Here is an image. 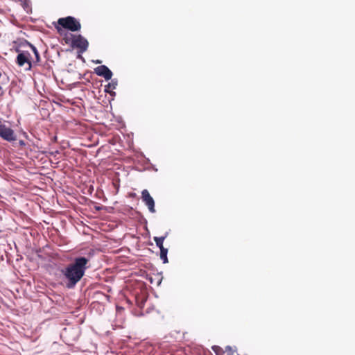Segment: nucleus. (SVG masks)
Segmentation results:
<instances>
[{
  "mask_svg": "<svg viewBox=\"0 0 355 355\" xmlns=\"http://www.w3.org/2000/svg\"><path fill=\"white\" fill-rule=\"evenodd\" d=\"M89 259L80 257L75 258L73 263L69 264L62 272L66 279L65 286L73 288L85 275Z\"/></svg>",
  "mask_w": 355,
  "mask_h": 355,
  "instance_id": "1",
  "label": "nucleus"
},
{
  "mask_svg": "<svg viewBox=\"0 0 355 355\" xmlns=\"http://www.w3.org/2000/svg\"><path fill=\"white\" fill-rule=\"evenodd\" d=\"M58 24L62 28L69 30L72 32L78 31L81 28V24L79 21L71 16L60 18L58 20Z\"/></svg>",
  "mask_w": 355,
  "mask_h": 355,
  "instance_id": "2",
  "label": "nucleus"
},
{
  "mask_svg": "<svg viewBox=\"0 0 355 355\" xmlns=\"http://www.w3.org/2000/svg\"><path fill=\"white\" fill-rule=\"evenodd\" d=\"M18 55L16 59V63L19 67H24L26 65V70H31L32 68V57L28 51H20L17 49Z\"/></svg>",
  "mask_w": 355,
  "mask_h": 355,
  "instance_id": "3",
  "label": "nucleus"
},
{
  "mask_svg": "<svg viewBox=\"0 0 355 355\" xmlns=\"http://www.w3.org/2000/svg\"><path fill=\"white\" fill-rule=\"evenodd\" d=\"M71 46L73 47L78 49L80 53L87 51L89 43L85 37L81 35H71Z\"/></svg>",
  "mask_w": 355,
  "mask_h": 355,
  "instance_id": "4",
  "label": "nucleus"
},
{
  "mask_svg": "<svg viewBox=\"0 0 355 355\" xmlns=\"http://www.w3.org/2000/svg\"><path fill=\"white\" fill-rule=\"evenodd\" d=\"M0 137L6 141H13L16 140L14 131L3 124H0Z\"/></svg>",
  "mask_w": 355,
  "mask_h": 355,
  "instance_id": "5",
  "label": "nucleus"
},
{
  "mask_svg": "<svg viewBox=\"0 0 355 355\" xmlns=\"http://www.w3.org/2000/svg\"><path fill=\"white\" fill-rule=\"evenodd\" d=\"M141 198L143 202L148 207L149 211L152 213L155 212V201L150 195L147 189H144L141 192Z\"/></svg>",
  "mask_w": 355,
  "mask_h": 355,
  "instance_id": "6",
  "label": "nucleus"
},
{
  "mask_svg": "<svg viewBox=\"0 0 355 355\" xmlns=\"http://www.w3.org/2000/svg\"><path fill=\"white\" fill-rule=\"evenodd\" d=\"M94 72L99 76L103 77L106 80L112 78V73L105 65H101L94 69Z\"/></svg>",
  "mask_w": 355,
  "mask_h": 355,
  "instance_id": "7",
  "label": "nucleus"
},
{
  "mask_svg": "<svg viewBox=\"0 0 355 355\" xmlns=\"http://www.w3.org/2000/svg\"><path fill=\"white\" fill-rule=\"evenodd\" d=\"M28 45H29V48H30L31 51H32V53H34L35 57V60L32 59V64H37L40 61V53H39L38 51L37 50V49L33 45H32L31 44H28Z\"/></svg>",
  "mask_w": 355,
  "mask_h": 355,
  "instance_id": "8",
  "label": "nucleus"
},
{
  "mask_svg": "<svg viewBox=\"0 0 355 355\" xmlns=\"http://www.w3.org/2000/svg\"><path fill=\"white\" fill-rule=\"evenodd\" d=\"M166 234L164 236H160V237H154V241L157 245V246L159 248V249H163V248H165L163 245V242L164 241V239H166Z\"/></svg>",
  "mask_w": 355,
  "mask_h": 355,
  "instance_id": "9",
  "label": "nucleus"
},
{
  "mask_svg": "<svg viewBox=\"0 0 355 355\" xmlns=\"http://www.w3.org/2000/svg\"><path fill=\"white\" fill-rule=\"evenodd\" d=\"M117 83L116 82L112 80L110 83H109L105 87V92L106 93H110L112 94V90L116 88Z\"/></svg>",
  "mask_w": 355,
  "mask_h": 355,
  "instance_id": "10",
  "label": "nucleus"
},
{
  "mask_svg": "<svg viewBox=\"0 0 355 355\" xmlns=\"http://www.w3.org/2000/svg\"><path fill=\"white\" fill-rule=\"evenodd\" d=\"M167 253L168 250L166 248L160 249V259L164 263H168Z\"/></svg>",
  "mask_w": 355,
  "mask_h": 355,
  "instance_id": "11",
  "label": "nucleus"
},
{
  "mask_svg": "<svg viewBox=\"0 0 355 355\" xmlns=\"http://www.w3.org/2000/svg\"><path fill=\"white\" fill-rule=\"evenodd\" d=\"M225 355H234V352H233L230 347H226V351L224 352Z\"/></svg>",
  "mask_w": 355,
  "mask_h": 355,
  "instance_id": "12",
  "label": "nucleus"
},
{
  "mask_svg": "<svg viewBox=\"0 0 355 355\" xmlns=\"http://www.w3.org/2000/svg\"><path fill=\"white\" fill-rule=\"evenodd\" d=\"M55 28H56V29L58 30V31H60V28H59V26H56Z\"/></svg>",
  "mask_w": 355,
  "mask_h": 355,
  "instance_id": "13",
  "label": "nucleus"
}]
</instances>
